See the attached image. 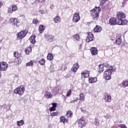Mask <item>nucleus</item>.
Segmentation results:
<instances>
[{"mask_svg":"<svg viewBox=\"0 0 128 128\" xmlns=\"http://www.w3.org/2000/svg\"><path fill=\"white\" fill-rule=\"evenodd\" d=\"M117 18L118 19V24L119 26H125L128 24V20L124 18H126V14L122 12H120L118 13Z\"/></svg>","mask_w":128,"mask_h":128,"instance_id":"nucleus-1","label":"nucleus"},{"mask_svg":"<svg viewBox=\"0 0 128 128\" xmlns=\"http://www.w3.org/2000/svg\"><path fill=\"white\" fill-rule=\"evenodd\" d=\"M106 71L104 72V78L106 80H110V78H112V72H116V69H114L112 66H110V68H106Z\"/></svg>","mask_w":128,"mask_h":128,"instance_id":"nucleus-2","label":"nucleus"},{"mask_svg":"<svg viewBox=\"0 0 128 128\" xmlns=\"http://www.w3.org/2000/svg\"><path fill=\"white\" fill-rule=\"evenodd\" d=\"M100 12V7H95L92 10L90 11L91 15L92 18L96 20L99 16L98 14Z\"/></svg>","mask_w":128,"mask_h":128,"instance_id":"nucleus-3","label":"nucleus"},{"mask_svg":"<svg viewBox=\"0 0 128 128\" xmlns=\"http://www.w3.org/2000/svg\"><path fill=\"white\" fill-rule=\"evenodd\" d=\"M25 90L26 89L24 88V86H18L17 88H16L14 90V92L16 94H19V96H22Z\"/></svg>","mask_w":128,"mask_h":128,"instance_id":"nucleus-4","label":"nucleus"},{"mask_svg":"<svg viewBox=\"0 0 128 128\" xmlns=\"http://www.w3.org/2000/svg\"><path fill=\"white\" fill-rule=\"evenodd\" d=\"M110 68V65L106 63H104L102 64H100L98 66V72H102L104 68Z\"/></svg>","mask_w":128,"mask_h":128,"instance_id":"nucleus-5","label":"nucleus"},{"mask_svg":"<svg viewBox=\"0 0 128 128\" xmlns=\"http://www.w3.org/2000/svg\"><path fill=\"white\" fill-rule=\"evenodd\" d=\"M94 40V34L92 32H89L88 33V36L86 38V42H92Z\"/></svg>","mask_w":128,"mask_h":128,"instance_id":"nucleus-6","label":"nucleus"},{"mask_svg":"<svg viewBox=\"0 0 128 128\" xmlns=\"http://www.w3.org/2000/svg\"><path fill=\"white\" fill-rule=\"evenodd\" d=\"M8 70V64L6 62H0V70L4 71Z\"/></svg>","mask_w":128,"mask_h":128,"instance_id":"nucleus-7","label":"nucleus"},{"mask_svg":"<svg viewBox=\"0 0 128 128\" xmlns=\"http://www.w3.org/2000/svg\"><path fill=\"white\" fill-rule=\"evenodd\" d=\"M52 91L53 92L59 94H62V89L60 86L54 87Z\"/></svg>","mask_w":128,"mask_h":128,"instance_id":"nucleus-8","label":"nucleus"},{"mask_svg":"<svg viewBox=\"0 0 128 128\" xmlns=\"http://www.w3.org/2000/svg\"><path fill=\"white\" fill-rule=\"evenodd\" d=\"M16 10H18V6L14 4L8 8V12L10 14H12V12H16Z\"/></svg>","mask_w":128,"mask_h":128,"instance_id":"nucleus-9","label":"nucleus"},{"mask_svg":"<svg viewBox=\"0 0 128 128\" xmlns=\"http://www.w3.org/2000/svg\"><path fill=\"white\" fill-rule=\"evenodd\" d=\"M78 128H82L86 126V122H84V118H81L78 120Z\"/></svg>","mask_w":128,"mask_h":128,"instance_id":"nucleus-10","label":"nucleus"},{"mask_svg":"<svg viewBox=\"0 0 128 128\" xmlns=\"http://www.w3.org/2000/svg\"><path fill=\"white\" fill-rule=\"evenodd\" d=\"M80 20V14L75 13L72 18V21L73 22H78V21Z\"/></svg>","mask_w":128,"mask_h":128,"instance_id":"nucleus-11","label":"nucleus"},{"mask_svg":"<svg viewBox=\"0 0 128 128\" xmlns=\"http://www.w3.org/2000/svg\"><path fill=\"white\" fill-rule=\"evenodd\" d=\"M26 36V31L24 30L17 34V36L18 38H24Z\"/></svg>","mask_w":128,"mask_h":128,"instance_id":"nucleus-12","label":"nucleus"},{"mask_svg":"<svg viewBox=\"0 0 128 128\" xmlns=\"http://www.w3.org/2000/svg\"><path fill=\"white\" fill-rule=\"evenodd\" d=\"M108 24L110 26H116V24H118L116 19L114 18H110L108 21Z\"/></svg>","mask_w":128,"mask_h":128,"instance_id":"nucleus-13","label":"nucleus"},{"mask_svg":"<svg viewBox=\"0 0 128 128\" xmlns=\"http://www.w3.org/2000/svg\"><path fill=\"white\" fill-rule=\"evenodd\" d=\"M45 37L47 42H52L54 40V36L50 35V34H46L45 36Z\"/></svg>","mask_w":128,"mask_h":128,"instance_id":"nucleus-14","label":"nucleus"},{"mask_svg":"<svg viewBox=\"0 0 128 128\" xmlns=\"http://www.w3.org/2000/svg\"><path fill=\"white\" fill-rule=\"evenodd\" d=\"M79 68L80 66H78V64L75 63L74 64L73 67L72 68L71 70L74 72H76Z\"/></svg>","mask_w":128,"mask_h":128,"instance_id":"nucleus-15","label":"nucleus"},{"mask_svg":"<svg viewBox=\"0 0 128 128\" xmlns=\"http://www.w3.org/2000/svg\"><path fill=\"white\" fill-rule=\"evenodd\" d=\"M18 22V19L16 18H12L10 20V23L12 24H14V26L15 24H16Z\"/></svg>","mask_w":128,"mask_h":128,"instance_id":"nucleus-16","label":"nucleus"},{"mask_svg":"<svg viewBox=\"0 0 128 128\" xmlns=\"http://www.w3.org/2000/svg\"><path fill=\"white\" fill-rule=\"evenodd\" d=\"M54 21L56 24H60V22H62L60 17L58 16H56L54 18Z\"/></svg>","mask_w":128,"mask_h":128,"instance_id":"nucleus-17","label":"nucleus"},{"mask_svg":"<svg viewBox=\"0 0 128 128\" xmlns=\"http://www.w3.org/2000/svg\"><path fill=\"white\" fill-rule=\"evenodd\" d=\"M44 97L46 98H52V94L50 92L46 91L45 92Z\"/></svg>","mask_w":128,"mask_h":128,"instance_id":"nucleus-18","label":"nucleus"},{"mask_svg":"<svg viewBox=\"0 0 128 128\" xmlns=\"http://www.w3.org/2000/svg\"><path fill=\"white\" fill-rule=\"evenodd\" d=\"M14 62L16 66H18L20 64L22 63V58L20 57L16 58Z\"/></svg>","mask_w":128,"mask_h":128,"instance_id":"nucleus-19","label":"nucleus"},{"mask_svg":"<svg viewBox=\"0 0 128 128\" xmlns=\"http://www.w3.org/2000/svg\"><path fill=\"white\" fill-rule=\"evenodd\" d=\"M97 81H98V78H96V77L90 78H89L88 82L90 84H94V82H96Z\"/></svg>","mask_w":128,"mask_h":128,"instance_id":"nucleus-20","label":"nucleus"},{"mask_svg":"<svg viewBox=\"0 0 128 128\" xmlns=\"http://www.w3.org/2000/svg\"><path fill=\"white\" fill-rule=\"evenodd\" d=\"M118 38H116V42L117 44L120 45L122 44V36L120 34H118Z\"/></svg>","mask_w":128,"mask_h":128,"instance_id":"nucleus-21","label":"nucleus"},{"mask_svg":"<svg viewBox=\"0 0 128 128\" xmlns=\"http://www.w3.org/2000/svg\"><path fill=\"white\" fill-rule=\"evenodd\" d=\"M90 50L92 56H96V54H98V49H96V48H92Z\"/></svg>","mask_w":128,"mask_h":128,"instance_id":"nucleus-22","label":"nucleus"},{"mask_svg":"<svg viewBox=\"0 0 128 128\" xmlns=\"http://www.w3.org/2000/svg\"><path fill=\"white\" fill-rule=\"evenodd\" d=\"M44 30H46V27L44 25H40L39 26L38 32L40 34H42Z\"/></svg>","mask_w":128,"mask_h":128,"instance_id":"nucleus-23","label":"nucleus"},{"mask_svg":"<svg viewBox=\"0 0 128 128\" xmlns=\"http://www.w3.org/2000/svg\"><path fill=\"white\" fill-rule=\"evenodd\" d=\"M81 75L82 78H88L90 76V74H88V71H85L81 73Z\"/></svg>","mask_w":128,"mask_h":128,"instance_id":"nucleus-24","label":"nucleus"},{"mask_svg":"<svg viewBox=\"0 0 128 128\" xmlns=\"http://www.w3.org/2000/svg\"><path fill=\"white\" fill-rule=\"evenodd\" d=\"M95 32H100L102 30V27L99 26H96V28L94 30Z\"/></svg>","mask_w":128,"mask_h":128,"instance_id":"nucleus-25","label":"nucleus"},{"mask_svg":"<svg viewBox=\"0 0 128 128\" xmlns=\"http://www.w3.org/2000/svg\"><path fill=\"white\" fill-rule=\"evenodd\" d=\"M104 100L106 102H112V96L110 95H106L105 96Z\"/></svg>","mask_w":128,"mask_h":128,"instance_id":"nucleus-26","label":"nucleus"},{"mask_svg":"<svg viewBox=\"0 0 128 128\" xmlns=\"http://www.w3.org/2000/svg\"><path fill=\"white\" fill-rule=\"evenodd\" d=\"M30 40L32 44H36V36L34 35L30 38Z\"/></svg>","mask_w":128,"mask_h":128,"instance_id":"nucleus-27","label":"nucleus"},{"mask_svg":"<svg viewBox=\"0 0 128 128\" xmlns=\"http://www.w3.org/2000/svg\"><path fill=\"white\" fill-rule=\"evenodd\" d=\"M60 122H63L64 124L66 122H68V120L66 119L64 116H61L60 117Z\"/></svg>","mask_w":128,"mask_h":128,"instance_id":"nucleus-28","label":"nucleus"},{"mask_svg":"<svg viewBox=\"0 0 128 128\" xmlns=\"http://www.w3.org/2000/svg\"><path fill=\"white\" fill-rule=\"evenodd\" d=\"M47 60H54V56L52 53H48L47 56Z\"/></svg>","mask_w":128,"mask_h":128,"instance_id":"nucleus-29","label":"nucleus"},{"mask_svg":"<svg viewBox=\"0 0 128 128\" xmlns=\"http://www.w3.org/2000/svg\"><path fill=\"white\" fill-rule=\"evenodd\" d=\"M26 54H30L32 52V47H28L25 50Z\"/></svg>","mask_w":128,"mask_h":128,"instance_id":"nucleus-30","label":"nucleus"},{"mask_svg":"<svg viewBox=\"0 0 128 128\" xmlns=\"http://www.w3.org/2000/svg\"><path fill=\"white\" fill-rule=\"evenodd\" d=\"M122 84L124 88H126L128 86V80H124L122 81Z\"/></svg>","mask_w":128,"mask_h":128,"instance_id":"nucleus-31","label":"nucleus"},{"mask_svg":"<svg viewBox=\"0 0 128 128\" xmlns=\"http://www.w3.org/2000/svg\"><path fill=\"white\" fill-rule=\"evenodd\" d=\"M66 116L67 118H72V112L70 110H68L67 112Z\"/></svg>","mask_w":128,"mask_h":128,"instance_id":"nucleus-32","label":"nucleus"},{"mask_svg":"<svg viewBox=\"0 0 128 128\" xmlns=\"http://www.w3.org/2000/svg\"><path fill=\"white\" fill-rule=\"evenodd\" d=\"M24 120H20V121L17 122V126H24Z\"/></svg>","mask_w":128,"mask_h":128,"instance_id":"nucleus-33","label":"nucleus"},{"mask_svg":"<svg viewBox=\"0 0 128 128\" xmlns=\"http://www.w3.org/2000/svg\"><path fill=\"white\" fill-rule=\"evenodd\" d=\"M94 124H95L96 126H100V120L98 118H95Z\"/></svg>","mask_w":128,"mask_h":128,"instance_id":"nucleus-34","label":"nucleus"},{"mask_svg":"<svg viewBox=\"0 0 128 128\" xmlns=\"http://www.w3.org/2000/svg\"><path fill=\"white\" fill-rule=\"evenodd\" d=\"M73 38H74V40H80V34H74L73 36Z\"/></svg>","mask_w":128,"mask_h":128,"instance_id":"nucleus-35","label":"nucleus"},{"mask_svg":"<svg viewBox=\"0 0 128 128\" xmlns=\"http://www.w3.org/2000/svg\"><path fill=\"white\" fill-rule=\"evenodd\" d=\"M80 100L82 102H84V95L82 93H80Z\"/></svg>","mask_w":128,"mask_h":128,"instance_id":"nucleus-36","label":"nucleus"},{"mask_svg":"<svg viewBox=\"0 0 128 128\" xmlns=\"http://www.w3.org/2000/svg\"><path fill=\"white\" fill-rule=\"evenodd\" d=\"M51 116H56L58 115V112H52L50 113Z\"/></svg>","mask_w":128,"mask_h":128,"instance_id":"nucleus-37","label":"nucleus"},{"mask_svg":"<svg viewBox=\"0 0 128 128\" xmlns=\"http://www.w3.org/2000/svg\"><path fill=\"white\" fill-rule=\"evenodd\" d=\"M34 65V63L32 62V60H30V62H28L26 64V66H30Z\"/></svg>","mask_w":128,"mask_h":128,"instance_id":"nucleus-38","label":"nucleus"},{"mask_svg":"<svg viewBox=\"0 0 128 128\" xmlns=\"http://www.w3.org/2000/svg\"><path fill=\"white\" fill-rule=\"evenodd\" d=\"M46 12H48V11L46 10H40V14H46Z\"/></svg>","mask_w":128,"mask_h":128,"instance_id":"nucleus-39","label":"nucleus"},{"mask_svg":"<svg viewBox=\"0 0 128 128\" xmlns=\"http://www.w3.org/2000/svg\"><path fill=\"white\" fill-rule=\"evenodd\" d=\"M14 56L15 58H20V54H18V52H14Z\"/></svg>","mask_w":128,"mask_h":128,"instance_id":"nucleus-40","label":"nucleus"},{"mask_svg":"<svg viewBox=\"0 0 128 128\" xmlns=\"http://www.w3.org/2000/svg\"><path fill=\"white\" fill-rule=\"evenodd\" d=\"M44 58L42 59L39 61L40 64H41V66H44Z\"/></svg>","mask_w":128,"mask_h":128,"instance_id":"nucleus-41","label":"nucleus"},{"mask_svg":"<svg viewBox=\"0 0 128 128\" xmlns=\"http://www.w3.org/2000/svg\"><path fill=\"white\" fill-rule=\"evenodd\" d=\"M32 23L34 24H38V19H34L32 21Z\"/></svg>","mask_w":128,"mask_h":128,"instance_id":"nucleus-42","label":"nucleus"},{"mask_svg":"<svg viewBox=\"0 0 128 128\" xmlns=\"http://www.w3.org/2000/svg\"><path fill=\"white\" fill-rule=\"evenodd\" d=\"M78 98H76V99L71 101L70 103L71 104H74V102H78Z\"/></svg>","mask_w":128,"mask_h":128,"instance_id":"nucleus-43","label":"nucleus"},{"mask_svg":"<svg viewBox=\"0 0 128 128\" xmlns=\"http://www.w3.org/2000/svg\"><path fill=\"white\" fill-rule=\"evenodd\" d=\"M71 94H72V90H68V91L67 92L66 96H70Z\"/></svg>","mask_w":128,"mask_h":128,"instance_id":"nucleus-44","label":"nucleus"},{"mask_svg":"<svg viewBox=\"0 0 128 128\" xmlns=\"http://www.w3.org/2000/svg\"><path fill=\"white\" fill-rule=\"evenodd\" d=\"M56 110V108H54V107H52V106L50 108V112H54V110Z\"/></svg>","mask_w":128,"mask_h":128,"instance_id":"nucleus-45","label":"nucleus"},{"mask_svg":"<svg viewBox=\"0 0 128 128\" xmlns=\"http://www.w3.org/2000/svg\"><path fill=\"white\" fill-rule=\"evenodd\" d=\"M106 2H108V0H102L100 2L101 4H104Z\"/></svg>","mask_w":128,"mask_h":128,"instance_id":"nucleus-46","label":"nucleus"},{"mask_svg":"<svg viewBox=\"0 0 128 128\" xmlns=\"http://www.w3.org/2000/svg\"><path fill=\"white\" fill-rule=\"evenodd\" d=\"M52 108H56V103H53L52 104Z\"/></svg>","mask_w":128,"mask_h":128,"instance_id":"nucleus-47","label":"nucleus"},{"mask_svg":"<svg viewBox=\"0 0 128 128\" xmlns=\"http://www.w3.org/2000/svg\"><path fill=\"white\" fill-rule=\"evenodd\" d=\"M38 2H46V0H37Z\"/></svg>","mask_w":128,"mask_h":128,"instance_id":"nucleus-48","label":"nucleus"},{"mask_svg":"<svg viewBox=\"0 0 128 128\" xmlns=\"http://www.w3.org/2000/svg\"><path fill=\"white\" fill-rule=\"evenodd\" d=\"M4 20V18L0 16V22H2Z\"/></svg>","mask_w":128,"mask_h":128,"instance_id":"nucleus-49","label":"nucleus"},{"mask_svg":"<svg viewBox=\"0 0 128 128\" xmlns=\"http://www.w3.org/2000/svg\"><path fill=\"white\" fill-rule=\"evenodd\" d=\"M2 6H4V4L2 3V2H0V8H2Z\"/></svg>","mask_w":128,"mask_h":128,"instance_id":"nucleus-50","label":"nucleus"},{"mask_svg":"<svg viewBox=\"0 0 128 128\" xmlns=\"http://www.w3.org/2000/svg\"><path fill=\"white\" fill-rule=\"evenodd\" d=\"M2 78V72H0V78Z\"/></svg>","mask_w":128,"mask_h":128,"instance_id":"nucleus-51","label":"nucleus"},{"mask_svg":"<svg viewBox=\"0 0 128 128\" xmlns=\"http://www.w3.org/2000/svg\"><path fill=\"white\" fill-rule=\"evenodd\" d=\"M80 46L82 47V44H80Z\"/></svg>","mask_w":128,"mask_h":128,"instance_id":"nucleus-52","label":"nucleus"}]
</instances>
